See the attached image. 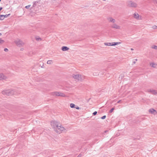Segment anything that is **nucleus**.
<instances>
[{"label":"nucleus","instance_id":"obj_21","mask_svg":"<svg viewBox=\"0 0 157 157\" xmlns=\"http://www.w3.org/2000/svg\"><path fill=\"white\" fill-rule=\"evenodd\" d=\"M47 63L49 64H52V60H48L47 62Z\"/></svg>","mask_w":157,"mask_h":157},{"label":"nucleus","instance_id":"obj_23","mask_svg":"<svg viewBox=\"0 0 157 157\" xmlns=\"http://www.w3.org/2000/svg\"><path fill=\"white\" fill-rule=\"evenodd\" d=\"M4 40H2V39H0V44H3L4 43Z\"/></svg>","mask_w":157,"mask_h":157},{"label":"nucleus","instance_id":"obj_10","mask_svg":"<svg viewBox=\"0 0 157 157\" xmlns=\"http://www.w3.org/2000/svg\"><path fill=\"white\" fill-rule=\"evenodd\" d=\"M148 91L153 94H157V91L155 90L149 89L148 90Z\"/></svg>","mask_w":157,"mask_h":157},{"label":"nucleus","instance_id":"obj_2","mask_svg":"<svg viewBox=\"0 0 157 157\" xmlns=\"http://www.w3.org/2000/svg\"><path fill=\"white\" fill-rule=\"evenodd\" d=\"M72 76L75 79L76 81H82L84 78V76L80 75L73 74Z\"/></svg>","mask_w":157,"mask_h":157},{"label":"nucleus","instance_id":"obj_34","mask_svg":"<svg viewBox=\"0 0 157 157\" xmlns=\"http://www.w3.org/2000/svg\"><path fill=\"white\" fill-rule=\"evenodd\" d=\"M93 75H95V76H97V75H98V74H96V73H95V74L94 73Z\"/></svg>","mask_w":157,"mask_h":157},{"label":"nucleus","instance_id":"obj_27","mask_svg":"<svg viewBox=\"0 0 157 157\" xmlns=\"http://www.w3.org/2000/svg\"><path fill=\"white\" fill-rule=\"evenodd\" d=\"M30 6H31V5H30L27 6H26L25 7L26 9H28L30 7Z\"/></svg>","mask_w":157,"mask_h":157},{"label":"nucleus","instance_id":"obj_32","mask_svg":"<svg viewBox=\"0 0 157 157\" xmlns=\"http://www.w3.org/2000/svg\"><path fill=\"white\" fill-rule=\"evenodd\" d=\"M115 20L114 19H112V22L113 23H114L115 22Z\"/></svg>","mask_w":157,"mask_h":157},{"label":"nucleus","instance_id":"obj_5","mask_svg":"<svg viewBox=\"0 0 157 157\" xmlns=\"http://www.w3.org/2000/svg\"><path fill=\"white\" fill-rule=\"evenodd\" d=\"M52 94L53 96L55 95L56 96H59L63 97L65 96V95L64 94L61 92H53L52 93Z\"/></svg>","mask_w":157,"mask_h":157},{"label":"nucleus","instance_id":"obj_13","mask_svg":"<svg viewBox=\"0 0 157 157\" xmlns=\"http://www.w3.org/2000/svg\"><path fill=\"white\" fill-rule=\"evenodd\" d=\"M150 65L151 67L155 68L157 66V64L154 63H150Z\"/></svg>","mask_w":157,"mask_h":157},{"label":"nucleus","instance_id":"obj_8","mask_svg":"<svg viewBox=\"0 0 157 157\" xmlns=\"http://www.w3.org/2000/svg\"><path fill=\"white\" fill-rule=\"evenodd\" d=\"M111 27L112 28L117 29H120V26L115 23L113 24Z\"/></svg>","mask_w":157,"mask_h":157},{"label":"nucleus","instance_id":"obj_28","mask_svg":"<svg viewBox=\"0 0 157 157\" xmlns=\"http://www.w3.org/2000/svg\"><path fill=\"white\" fill-rule=\"evenodd\" d=\"M10 14H8V15H4V18L5 17H8V16Z\"/></svg>","mask_w":157,"mask_h":157},{"label":"nucleus","instance_id":"obj_3","mask_svg":"<svg viewBox=\"0 0 157 157\" xmlns=\"http://www.w3.org/2000/svg\"><path fill=\"white\" fill-rule=\"evenodd\" d=\"M55 131L57 133H60L62 132H65L66 130L61 125H59Z\"/></svg>","mask_w":157,"mask_h":157},{"label":"nucleus","instance_id":"obj_37","mask_svg":"<svg viewBox=\"0 0 157 157\" xmlns=\"http://www.w3.org/2000/svg\"><path fill=\"white\" fill-rule=\"evenodd\" d=\"M121 100H119V101L117 102V103H120V102H121Z\"/></svg>","mask_w":157,"mask_h":157},{"label":"nucleus","instance_id":"obj_38","mask_svg":"<svg viewBox=\"0 0 157 157\" xmlns=\"http://www.w3.org/2000/svg\"><path fill=\"white\" fill-rule=\"evenodd\" d=\"M2 7H0V11L1 10H2Z\"/></svg>","mask_w":157,"mask_h":157},{"label":"nucleus","instance_id":"obj_30","mask_svg":"<svg viewBox=\"0 0 157 157\" xmlns=\"http://www.w3.org/2000/svg\"><path fill=\"white\" fill-rule=\"evenodd\" d=\"M106 116L104 115L101 117V119H104L106 118Z\"/></svg>","mask_w":157,"mask_h":157},{"label":"nucleus","instance_id":"obj_35","mask_svg":"<svg viewBox=\"0 0 157 157\" xmlns=\"http://www.w3.org/2000/svg\"><path fill=\"white\" fill-rule=\"evenodd\" d=\"M82 156V155L81 154H80L78 155V157H81Z\"/></svg>","mask_w":157,"mask_h":157},{"label":"nucleus","instance_id":"obj_11","mask_svg":"<svg viewBox=\"0 0 157 157\" xmlns=\"http://www.w3.org/2000/svg\"><path fill=\"white\" fill-rule=\"evenodd\" d=\"M149 112L154 114H156L157 113L156 111L153 109H150L149 110Z\"/></svg>","mask_w":157,"mask_h":157},{"label":"nucleus","instance_id":"obj_4","mask_svg":"<svg viewBox=\"0 0 157 157\" xmlns=\"http://www.w3.org/2000/svg\"><path fill=\"white\" fill-rule=\"evenodd\" d=\"M128 6L129 7L135 8L137 6V4L135 2L130 1L127 2Z\"/></svg>","mask_w":157,"mask_h":157},{"label":"nucleus","instance_id":"obj_7","mask_svg":"<svg viewBox=\"0 0 157 157\" xmlns=\"http://www.w3.org/2000/svg\"><path fill=\"white\" fill-rule=\"evenodd\" d=\"M15 43L17 46L21 47L24 45L23 42L20 40L18 39L15 41Z\"/></svg>","mask_w":157,"mask_h":157},{"label":"nucleus","instance_id":"obj_19","mask_svg":"<svg viewBox=\"0 0 157 157\" xmlns=\"http://www.w3.org/2000/svg\"><path fill=\"white\" fill-rule=\"evenodd\" d=\"M151 48L157 50V46L155 45H152L151 46Z\"/></svg>","mask_w":157,"mask_h":157},{"label":"nucleus","instance_id":"obj_40","mask_svg":"<svg viewBox=\"0 0 157 157\" xmlns=\"http://www.w3.org/2000/svg\"><path fill=\"white\" fill-rule=\"evenodd\" d=\"M135 60L136 61H137V59H135Z\"/></svg>","mask_w":157,"mask_h":157},{"label":"nucleus","instance_id":"obj_33","mask_svg":"<svg viewBox=\"0 0 157 157\" xmlns=\"http://www.w3.org/2000/svg\"><path fill=\"white\" fill-rule=\"evenodd\" d=\"M75 108L76 109H80V108L79 107H78V106H77L76 107H75Z\"/></svg>","mask_w":157,"mask_h":157},{"label":"nucleus","instance_id":"obj_9","mask_svg":"<svg viewBox=\"0 0 157 157\" xmlns=\"http://www.w3.org/2000/svg\"><path fill=\"white\" fill-rule=\"evenodd\" d=\"M7 78V77L2 73H0V80L6 79Z\"/></svg>","mask_w":157,"mask_h":157},{"label":"nucleus","instance_id":"obj_15","mask_svg":"<svg viewBox=\"0 0 157 157\" xmlns=\"http://www.w3.org/2000/svg\"><path fill=\"white\" fill-rule=\"evenodd\" d=\"M113 43H105V45L106 46H112V44Z\"/></svg>","mask_w":157,"mask_h":157},{"label":"nucleus","instance_id":"obj_36","mask_svg":"<svg viewBox=\"0 0 157 157\" xmlns=\"http://www.w3.org/2000/svg\"><path fill=\"white\" fill-rule=\"evenodd\" d=\"M136 63V61H133V62H132V63H133V64H135V63Z\"/></svg>","mask_w":157,"mask_h":157},{"label":"nucleus","instance_id":"obj_14","mask_svg":"<svg viewBox=\"0 0 157 157\" xmlns=\"http://www.w3.org/2000/svg\"><path fill=\"white\" fill-rule=\"evenodd\" d=\"M69 48L66 46H63L62 48V50L63 51H67Z\"/></svg>","mask_w":157,"mask_h":157},{"label":"nucleus","instance_id":"obj_1","mask_svg":"<svg viewBox=\"0 0 157 157\" xmlns=\"http://www.w3.org/2000/svg\"><path fill=\"white\" fill-rule=\"evenodd\" d=\"M15 91L14 90H7L2 92V93L4 95L10 96L15 94Z\"/></svg>","mask_w":157,"mask_h":157},{"label":"nucleus","instance_id":"obj_17","mask_svg":"<svg viewBox=\"0 0 157 157\" xmlns=\"http://www.w3.org/2000/svg\"><path fill=\"white\" fill-rule=\"evenodd\" d=\"M70 106L71 108H75V105L73 103H71L70 105Z\"/></svg>","mask_w":157,"mask_h":157},{"label":"nucleus","instance_id":"obj_29","mask_svg":"<svg viewBox=\"0 0 157 157\" xmlns=\"http://www.w3.org/2000/svg\"><path fill=\"white\" fill-rule=\"evenodd\" d=\"M97 113V111H95L93 113V114L94 115H96Z\"/></svg>","mask_w":157,"mask_h":157},{"label":"nucleus","instance_id":"obj_20","mask_svg":"<svg viewBox=\"0 0 157 157\" xmlns=\"http://www.w3.org/2000/svg\"><path fill=\"white\" fill-rule=\"evenodd\" d=\"M112 19H113V18L112 17H110L108 18V20L109 21V22H112Z\"/></svg>","mask_w":157,"mask_h":157},{"label":"nucleus","instance_id":"obj_26","mask_svg":"<svg viewBox=\"0 0 157 157\" xmlns=\"http://www.w3.org/2000/svg\"><path fill=\"white\" fill-rule=\"evenodd\" d=\"M152 28L153 29H157V26L156 25H154L152 26Z\"/></svg>","mask_w":157,"mask_h":157},{"label":"nucleus","instance_id":"obj_16","mask_svg":"<svg viewBox=\"0 0 157 157\" xmlns=\"http://www.w3.org/2000/svg\"><path fill=\"white\" fill-rule=\"evenodd\" d=\"M113 43L112 44V46H115L117 44H121V42H113Z\"/></svg>","mask_w":157,"mask_h":157},{"label":"nucleus","instance_id":"obj_24","mask_svg":"<svg viewBox=\"0 0 157 157\" xmlns=\"http://www.w3.org/2000/svg\"><path fill=\"white\" fill-rule=\"evenodd\" d=\"M37 2H35V3H34V4H33L32 7H31V9H32L33 8V7H35L36 5V3H37Z\"/></svg>","mask_w":157,"mask_h":157},{"label":"nucleus","instance_id":"obj_31","mask_svg":"<svg viewBox=\"0 0 157 157\" xmlns=\"http://www.w3.org/2000/svg\"><path fill=\"white\" fill-rule=\"evenodd\" d=\"M4 51L5 52H7L8 51V49L7 48H5L4 49Z\"/></svg>","mask_w":157,"mask_h":157},{"label":"nucleus","instance_id":"obj_39","mask_svg":"<svg viewBox=\"0 0 157 157\" xmlns=\"http://www.w3.org/2000/svg\"><path fill=\"white\" fill-rule=\"evenodd\" d=\"M131 50H133V49L132 48H131Z\"/></svg>","mask_w":157,"mask_h":157},{"label":"nucleus","instance_id":"obj_18","mask_svg":"<svg viewBox=\"0 0 157 157\" xmlns=\"http://www.w3.org/2000/svg\"><path fill=\"white\" fill-rule=\"evenodd\" d=\"M36 39L37 41H40L42 40L41 39L40 37H36Z\"/></svg>","mask_w":157,"mask_h":157},{"label":"nucleus","instance_id":"obj_12","mask_svg":"<svg viewBox=\"0 0 157 157\" xmlns=\"http://www.w3.org/2000/svg\"><path fill=\"white\" fill-rule=\"evenodd\" d=\"M133 17L136 19H141V17L139 18V15L137 13H135L133 14Z\"/></svg>","mask_w":157,"mask_h":157},{"label":"nucleus","instance_id":"obj_25","mask_svg":"<svg viewBox=\"0 0 157 157\" xmlns=\"http://www.w3.org/2000/svg\"><path fill=\"white\" fill-rule=\"evenodd\" d=\"M114 108H112L109 111V113H112L113 111V110H114Z\"/></svg>","mask_w":157,"mask_h":157},{"label":"nucleus","instance_id":"obj_41","mask_svg":"<svg viewBox=\"0 0 157 157\" xmlns=\"http://www.w3.org/2000/svg\"><path fill=\"white\" fill-rule=\"evenodd\" d=\"M2 35V34L0 33V36Z\"/></svg>","mask_w":157,"mask_h":157},{"label":"nucleus","instance_id":"obj_42","mask_svg":"<svg viewBox=\"0 0 157 157\" xmlns=\"http://www.w3.org/2000/svg\"><path fill=\"white\" fill-rule=\"evenodd\" d=\"M1 0H0V2H1Z\"/></svg>","mask_w":157,"mask_h":157},{"label":"nucleus","instance_id":"obj_22","mask_svg":"<svg viewBox=\"0 0 157 157\" xmlns=\"http://www.w3.org/2000/svg\"><path fill=\"white\" fill-rule=\"evenodd\" d=\"M4 15H0V20H2L4 19Z\"/></svg>","mask_w":157,"mask_h":157},{"label":"nucleus","instance_id":"obj_6","mask_svg":"<svg viewBox=\"0 0 157 157\" xmlns=\"http://www.w3.org/2000/svg\"><path fill=\"white\" fill-rule=\"evenodd\" d=\"M51 126H52L54 130L56 129L57 127L59 125L58 122L55 121H52L51 122Z\"/></svg>","mask_w":157,"mask_h":157}]
</instances>
